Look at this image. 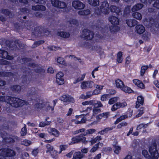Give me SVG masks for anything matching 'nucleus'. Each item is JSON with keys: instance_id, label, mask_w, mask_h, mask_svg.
I'll list each match as a JSON object with an SVG mask.
<instances>
[{"instance_id": "37998d69", "label": "nucleus", "mask_w": 159, "mask_h": 159, "mask_svg": "<svg viewBox=\"0 0 159 159\" xmlns=\"http://www.w3.org/2000/svg\"><path fill=\"white\" fill-rule=\"evenodd\" d=\"M59 154V151L58 152L53 149L52 151L51 152L50 155L53 158H56L58 155V154Z\"/></svg>"}, {"instance_id": "473e14b6", "label": "nucleus", "mask_w": 159, "mask_h": 159, "mask_svg": "<svg viewBox=\"0 0 159 159\" xmlns=\"http://www.w3.org/2000/svg\"><path fill=\"white\" fill-rule=\"evenodd\" d=\"M121 90L125 93H132L133 92V91L130 88L125 86V85Z\"/></svg>"}, {"instance_id": "e2e57ef3", "label": "nucleus", "mask_w": 159, "mask_h": 159, "mask_svg": "<svg viewBox=\"0 0 159 159\" xmlns=\"http://www.w3.org/2000/svg\"><path fill=\"white\" fill-rule=\"evenodd\" d=\"M23 144L25 146H27L31 144V142L27 140H25L23 141Z\"/></svg>"}, {"instance_id": "aec40b11", "label": "nucleus", "mask_w": 159, "mask_h": 159, "mask_svg": "<svg viewBox=\"0 0 159 159\" xmlns=\"http://www.w3.org/2000/svg\"><path fill=\"white\" fill-rule=\"evenodd\" d=\"M137 21L134 20L129 19L126 20V23L128 26L131 27L134 26L137 24Z\"/></svg>"}, {"instance_id": "1a4fd4ad", "label": "nucleus", "mask_w": 159, "mask_h": 159, "mask_svg": "<svg viewBox=\"0 0 159 159\" xmlns=\"http://www.w3.org/2000/svg\"><path fill=\"white\" fill-rule=\"evenodd\" d=\"M75 118V119H73L72 121H74L76 124L84 123L86 121V118L83 117V115L76 116Z\"/></svg>"}, {"instance_id": "5701e85b", "label": "nucleus", "mask_w": 159, "mask_h": 159, "mask_svg": "<svg viewBox=\"0 0 159 159\" xmlns=\"http://www.w3.org/2000/svg\"><path fill=\"white\" fill-rule=\"evenodd\" d=\"M109 115L110 113L109 112H105L97 116H96V118L97 120L101 119L102 118V117H104L105 118H107Z\"/></svg>"}, {"instance_id": "b1692460", "label": "nucleus", "mask_w": 159, "mask_h": 159, "mask_svg": "<svg viewBox=\"0 0 159 159\" xmlns=\"http://www.w3.org/2000/svg\"><path fill=\"white\" fill-rule=\"evenodd\" d=\"M32 9L35 10L44 11L45 10V7L42 5H37L32 7Z\"/></svg>"}, {"instance_id": "6ab92c4d", "label": "nucleus", "mask_w": 159, "mask_h": 159, "mask_svg": "<svg viewBox=\"0 0 159 159\" xmlns=\"http://www.w3.org/2000/svg\"><path fill=\"white\" fill-rule=\"evenodd\" d=\"M110 21L113 25H117L119 24L118 19L115 16H112L110 18Z\"/></svg>"}, {"instance_id": "39448f33", "label": "nucleus", "mask_w": 159, "mask_h": 159, "mask_svg": "<svg viewBox=\"0 0 159 159\" xmlns=\"http://www.w3.org/2000/svg\"><path fill=\"white\" fill-rule=\"evenodd\" d=\"M93 36V33L87 29L84 30L82 32V37L88 40L92 39Z\"/></svg>"}, {"instance_id": "de8ad7c7", "label": "nucleus", "mask_w": 159, "mask_h": 159, "mask_svg": "<svg viewBox=\"0 0 159 159\" xmlns=\"http://www.w3.org/2000/svg\"><path fill=\"white\" fill-rule=\"evenodd\" d=\"M101 139L100 136H97L95 139H92L90 141L91 145H92L95 143L98 142Z\"/></svg>"}, {"instance_id": "09e8293b", "label": "nucleus", "mask_w": 159, "mask_h": 159, "mask_svg": "<svg viewBox=\"0 0 159 159\" xmlns=\"http://www.w3.org/2000/svg\"><path fill=\"white\" fill-rule=\"evenodd\" d=\"M96 130L94 129H90L86 130V132L84 133V135L86 136L87 134H92L94 133Z\"/></svg>"}, {"instance_id": "49530a36", "label": "nucleus", "mask_w": 159, "mask_h": 159, "mask_svg": "<svg viewBox=\"0 0 159 159\" xmlns=\"http://www.w3.org/2000/svg\"><path fill=\"white\" fill-rule=\"evenodd\" d=\"M119 100V98L117 97L112 98H111L109 101V104H112L116 102Z\"/></svg>"}, {"instance_id": "a878e982", "label": "nucleus", "mask_w": 159, "mask_h": 159, "mask_svg": "<svg viewBox=\"0 0 159 159\" xmlns=\"http://www.w3.org/2000/svg\"><path fill=\"white\" fill-rule=\"evenodd\" d=\"M89 4L93 6H96L99 5V0H89Z\"/></svg>"}, {"instance_id": "7c9ffc66", "label": "nucleus", "mask_w": 159, "mask_h": 159, "mask_svg": "<svg viewBox=\"0 0 159 159\" xmlns=\"http://www.w3.org/2000/svg\"><path fill=\"white\" fill-rule=\"evenodd\" d=\"M123 55V53L120 52H119L117 54V61L119 63H121L123 61V59L122 57Z\"/></svg>"}, {"instance_id": "4c0bfd02", "label": "nucleus", "mask_w": 159, "mask_h": 159, "mask_svg": "<svg viewBox=\"0 0 159 159\" xmlns=\"http://www.w3.org/2000/svg\"><path fill=\"white\" fill-rule=\"evenodd\" d=\"M67 146L66 145L61 144L59 146V153H61L62 151H65L67 148Z\"/></svg>"}, {"instance_id": "20e7f679", "label": "nucleus", "mask_w": 159, "mask_h": 159, "mask_svg": "<svg viewBox=\"0 0 159 159\" xmlns=\"http://www.w3.org/2000/svg\"><path fill=\"white\" fill-rule=\"evenodd\" d=\"M108 6L109 5L107 2H103L101 6L100 10H96L95 12L98 15L101 14L100 12L101 11L104 14H107L109 12Z\"/></svg>"}, {"instance_id": "bf43d9fd", "label": "nucleus", "mask_w": 159, "mask_h": 159, "mask_svg": "<svg viewBox=\"0 0 159 159\" xmlns=\"http://www.w3.org/2000/svg\"><path fill=\"white\" fill-rule=\"evenodd\" d=\"M94 86L95 89H97L98 90H99L101 92V90H102L103 87V86L101 85H94Z\"/></svg>"}, {"instance_id": "ea45409f", "label": "nucleus", "mask_w": 159, "mask_h": 159, "mask_svg": "<svg viewBox=\"0 0 159 159\" xmlns=\"http://www.w3.org/2000/svg\"><path fill=\"white\" fill-rule=\"evenodd\" d=\"M84 134H82L80 135V142H82L83 143L86 144L88 142V141L86 140V138L85 137H84Z\"/></svg>"}, {"instance_id": "69168bd1", "label": "nucleus", "mask_w": 159, "mask_h": 159, "mask_svg": "<svg viewBox=\"0 0 159 159\" xmlns=\"http://www.w3.org/2000/svg\"><path fill=\"white\" fill-rule=\"evenodd\" d=\"M49 49L52 51H56L59 49L60 48L56 47L55 46H52L49 47Z\"/></svg>"}, {"instance_id": "f3484780", "label": "nucleus", "mask_w": 159, "mask_h": 159, "mask_svg": "<svg viewBox=\"0 0 159 159\" xmlns=\"http://www.w3.org/2000/svg\"><path fill=\"white\" fill-rule=\"evenodd\" d=\"M133 83L138 87L144 89V86L143 83L137 79H134L133 80Z\"/></svg>"}, {"instance_id": "c03bdc74", "label": "nucleus", "mask_w": 159, "mask_h": 159, "mask_svg": "<svg viewBox=\"0 0 159 159\" xmlns=\"http://www.w3.org/2000/svg\"><path fill=\"white\" fill-rule=\"evenodd\" d=\"M110 30L111 32H116L119 30V28L117 25H113V26L111 27Z\"/></svg>"}, {"instance_id": "9b49d317", "label": "nucleus", "mask_w": 159, "mask_h": 159, "mask_svg": "<svg viewBox=\"0 0 159 159\" xmlns=\"http://www.w3.org/2000/svg\"><path fill=\"white\" fill-rule=\"evenodd\" d=\"M51 2L52 5L55 7L64 8L66 6V4L64 2H60L57 0H52Z\"/></svg>"}, {"instance_id": "f8f14e48", "label": "nucleus", "mask_w": 159, "mask_h": 159, "mask_svg": "<svg viewBox=\"0 0 159 159\" xmlns=\"http://www.w3.org/2000/svg\"><path fill=\"white\" fill-rule=\"evenodd\" d=\"M145 31V27L142 25H139L135 27V31L138 34H141Z\"/></svg>"}, {"instance_id": "a211bd4d", "label": "nucleus", "mask_w": 159, "mask_h": 159, "mask_svg": "<svg viewBox=\"0 0 159 159\" xmlns=\"http://www.w3.org/2000/svg\"><path fill=\"white\" fill-rule=\"evenodd\" d=\"M144 98L141 96H139L137 97V101L136 102V107L137 108H138L140 104L143 105L144 102Z\"/></svg>"}, {"instance_id": "4be33fe9", "label": "nucleus", "mask_w": 159, "mask_h": 159, "mask_svg": "<svg viewBox=\"0 0 159 159\" xmlns=\"http://www.w3.org/2000/svg\"><path fill=\"white\" fill-rule=\"evenodd\" d=\"M71 142L69 143V145L75 143H78L80 142V135L76 136L75 137L71 139Z\"/></svg>"}, {"instance_id": "338daca9", "label": "nucleus", "mask_w": 159, "mask_h": 159, "mask_svg": "<svg viewBox=\"0 0 159 159\" xmlns=\"http://www.w3.org/2000/svg\"><path fill=\"white\" fill-rule=\"evenodd\" d=\"M153 6L157 8H159V1L158 0H156V2L153 4Z\"/></svg>"}, {"instance_id": "9d476101", "label": "nucleus", "mask_w": 159, "mask_h": 159, "mask_svg": "<svg viewBox=\"0 0 159 159\" xmlns=\"http://www.w3.org/2000/svg\"><path fill=\"white\" fill-rule=\"evenodd\" d=\"M72 4L73 7L77 9H83L85 7V5L79 1H74Z\"/></svg>"}, {"instance_id": "864d4df0", "label": "nucleus", "mask_w": 159, "mask_h": 159, "mask_svg": "<svg viewBox=\"0 0 159 159\" xmlns=\"http://www.w3.org/2000/svg\"><path fill=\"white\" fill-rule=\"evenodd\" d=\"M85 74H84L80 76L79 78H78L77 79V80L75 81H74V83H76L77 82H80L82 80H83L85 78Z\"/></svg>"}, {"instance_id": "2f4dec72", "label": "nucleus", "mask_w": 159, "mask_h": 159, "mask_svg": "<svg viewBox=\"0 0 159 159\" xmlns=\"http://www.w3.org/2000/svg\"><path fill=\"white\" fill-rule=\"evenodd\" d=\"M143 6L142 4H138L134 6L132 8V10L133 11H135L139 10L142 8Z\"/></svg>"}, {"instance_id": "dca6fc26", "label": "nucleus", "mask_w": 159, "mask_h": 159, "mask_svg": "<svg viewBox=\"0 0 159 159\" xmlns=\"http://www.w3.org/2000/svg\"><path fill=\"white\" fill-rule=\"evenodd\" d=\"M116 86L118 89H121L124 86V84L123 82L120 79H117L115 81Z\"/></svg>"}, {"instance_id": "f704fd0d", "label": "nucleus", "mask_w": 159, "mask_h": 159, "mask_svg": "<svg viewBox=\"0 0 159 159\" xmlns=\"http://www.w3.org/2000/svg\"><path fill=\"white\" fill-rule=\"evenodd\" d=\"M148 66H143L141 67V70L140 71V75L142 76H143L146 70L148 69Z\"/></svg>"}, {"instance_id": "cd10ccee", "label": "nucleus", "mask_w": 159, "mask_h": 159, "mask_svg": "<svg viewBox=\"0 0 159 159\" xmlns=\"http://www.w3.org/2000/svg\"><path fill=\"white\" fill-rule=\"evenodd\" d=\"M99 145L102 146L103 145V144L99 143L95 144L90 150V152H95L98 149Z\"/></svg>"}, {"instance_id": "8fccbe9b", "label": "nucleus", "mask_w": 159, "mask_h": 159, "mask_svg": "<svg viewBox=\"0 0 159 159\" xmlns=\"http://www.w3.org/2000/svg\"><path fill=\"white\" fill-rule=\"evenodd\" d=\"M50 124V122L48 121H46L45 122H42L40 123L39 126L40 127H44L46 125H49Z\"/></svg>"}, {"instance_id": "c85d7f7f", "label": "nucleus", "mask_w": 159, "mask_h": 159, "mask_svg": "<svg viewBox=\"0 0 159 159\" xmlns=\"http://www.w3.org/2000/svg\"><path fill=\"white\" fill-rule=\"evenodd\" d=\"M58 35L64 38H68L69 36V34L67 32H66L64 31H62L59 32L58 33Z\"/></svg>"}, {"instance_id": "603ef678", "label": "nucleus", "mask_w": 159, "mask_h": 159, "mask_svg": "<svg viewBox=\"0 0 159 159\" xmlns=\"http://www.w3.org/2000/svg\"><path fill=\"white\" fill-rule=\"evenodd\" d=\"M147 126L148 125L147 124H140L137 127V130H139L141 129H143V130L144 131V129L147 127Z\"/></svg>"}, {"instance_id": "2eb2a0df", "label": "nucleus", "mask_w": 159, "mask_h": 159, "mask_svg": "<svg viewBox=\"0 0 159 159\" xmlns=\"http://www.w3.org/2000/svg\"><path fill=\"white\" fill-rule=\"evenodd\" d=\"M2 56V57L8 60L12 59V57L8 55L7 52L5 51L0 50V57Z\"/></svg>"}, {"instance_id": "79ce46f5", "label": "nucleus", "mask_w": 159, "mask_h": 159, "mask_svg": "<svg viewBox=\"0 0 159 159\" xmlns=\"http://www.w3.org/2000/svg\"><path fill=\"white\" fill-rule=\"evenodd\" d=\"M110 10L111 12H115L117 14H118L120 11L119 8H117L115 6H111L110 7Z\"/></svg>"}, {"instance_id": "5fc2aeb1", "label": "nucleus", "mask_w": 159, "mask_h": 159, "mask_svg": "<svg viewBox=\"0 0 159 159\" xmlns=\"http://www.w3.org/2000/svg\"><path fill=\"white\" fill-rule=\"evenodd\" d=\"M109 98V96L108 94H104L102 95L101 97V100L102 101H105Z\"/></svg>"}, {"instance_id": "f03ea898", "label": "nucleus", "mask_w": 159, "mask_h": 159, "mask_svg": "<svg viewBox=\"0 0 159 159\" xmlns=\"http://www.w3.org/2000/svg\"><path fill=\"white\" fill-rule=\"evenodd\" d=\"M149 151L151 155L150 156L148 154V151L145 150H143L142 151L143 155L148 159H158L159 157V154L157 151L156 150V147L153 146V148H149Z\"/></svg>"}, {"instance_id": "c756f323", "label": "nucleus", "mask_w": 159, "mask_h": 159, "mask_svg": "<svg viewBox=\"0 0 159 159\" xmlns=\"http://www.w3.org/2000/svg\"><path fill=\"white\" fill-rule=\"evenodd\" d=\"M115 128V126H113L111 127L107 128L105 129L102 130L101 131L99 132V133L101 134H103L106 133H107L108 131L112 130L113 129Z\"/></svg>"}, {"instance_id": "3c124183", "label": "nucleus", "mask_w": 159, "mask_h": 159, "mask_svg": "<svg viewBox=\"0 0 159 159\" xmlns=\"http://www.w3.org/2000/svg\"><path fill=\"white\" fill-rule=\"evenodd\" d=\"M69 95H63L61 98V100L64 102H68Z\"/></svg>"}, {"instance_id": "7ed1b4c3", "label": "nucleus", "mask_w": 159, "mask_h": 159, "mask_svg": "<svg viewBox=\"0 0 159 159\" xmlns=\"http://www.w3.org/2000/svg\"><path fill=\"white\" fill-rule=\"evenodd\" d=\"M92 109L91 108H88L87 110L84 111L85 113L83 114V115H85L86 119L87 118L88 120H91V119L93 118V116L100 112V109L96 108H94L93 111L92 116H91V118H90L89 117H88V116H89V114L91 112Z\"/></svg>"}, {"instance_id": "393cba45", "label": "nucleus", "mask_w": 159, "mask_h": 159, "mask_svg": "<svg viewBox=\"0 0 159 159\" xmlns=\"http://www.w3.org/2000/svg\"><path fill=\"white\" fill-rule=\"evenodd\" d=\"M57 62L58 63L62 65V67H64L66 66V63L65 60L62 57H59L57 59Z\"/></svg>"}, {"instance_id": "6e6d98bb", "label": "nucleus", "mask_w": 159, "mask_h": 159, "mask_svg": "<svg viewBox=\"0 0 159 159\" xmlns=\"http://www.w3.org/2000/svg\"><path fill=\"white\" fill-rule=\"evenodd\" d=\"M26 134V128L25 126L23 127L21 130V135L24 136Z\"/></svg>"}, {"instance_id": "e433bc0d", "label": "nucleus", "mask_w": 159, "mask_h": 159, "mask_svg": "<svg viewBox=\"0 0 159 159\" xmlns=\"http://www.w3.org/2000/svg\"><path fill=\"white\" fill-rule=\"evenodd\" d=\"M44 107L48 111H52L54 109V106H51L49 103H46L44 105Z\"/></svg>"}, {"instance_id": "4d7b16f0", "label": "nucleus", "mask_w": 159, "mask_h": 159, "mask_svg": "<svg viewBox=\"0 0 159 159\" xmlns=\"http://www.w3.org/2000/svg\"><path fill=\"white\" fill-rule=\"evenodd\" d=\"M127 124V123L125 122H121L117 125V128L118 129H120L122 127L126 126Z\"/></svg>"}, {"instance_id": "13d9d810", "label": "nucleus", "mask_w": 159, "mask_h": 159, "mask_svg": "<svg viewBox=\"0 0 159 159\" xmlns=\"http://www.w3.org/2000/svg\"><path fill=\"white\" fill-rule=\"evenodd\" d=\"M39 135L40 137L44 139L47 138L48 136V134L42 133H40L39 134Z\"/></svg>"}, {"instance_id": "bb28decb", "label": "nucleus", "mask_w": 159, "mask_h": 159, "mask_svg": "<svg viewBox=\"0 0 159 159\" xmlns=\"http://www.w3.org/2000/svg\"><path fill=\"white\" fill-rule=\"evenodd\" d=\"M128 117L127 115H124L121 116L120 117L118 118L116 121L115 122V125L117 124L119 122L121 121L122 120H123L126 118H127Z\"/></svg>"}, {"instance_id": "412c9836", "label": "nucleus", "mask_w": 159, "mask_h": 159, "mask_svg": "<svg viewBox=\"0 0 159 159\" xmlns=\"http://www.w3.org/2000/svg\"><path fill=\"white\" fill-rule=\"evenodd\" d=\"M83 157V155L80 152H76L74 154L72 159H81Z\"/></svg>"}, {"instance_id": "f257e3e1", "label": "nucleus", "mask_w": 159, "mask_h": 159, "mask_svg": "<svg viewBox=\"0 0 159 159\" xmlns=\"http://www.w3.org/2000/svg\"><path fill=\"white\" fill-rule=\"evenodd\" d=\"M0 101H5L9 103L13 107H17L22 106L24 104V101L18 98H10L9 96H1L0 97Z\"/></svg>"}, {"instance_id": "58836bf2", "label": "nucleus", "mask_w": 159, "mask_h": 159, "mask_svg": "<svg viewBox=\"0 0 159 159\" xmlns=\"http://www.w3.org/2000/svg\"><path fill=\"white\" fill-rule=\"evenodd\" d=\"M90 13V11L89 10L81 11L79 12L78 14L80 15H87Z\"/></svg>"}, {"instance_id": "a18cd8bd", "label": "nucleus", "mask_w": 159, "mask_h": 159, "mask_svg": "<svg viewBox=\"0 0 159 159\" xmlns=\"http://www.w3.org/2000/svg\"><path fill=\"white\" fill-rule=\"evenodd\" d=\"M144 108L143 107H141L139 110L138 112L136 115V117H138L141 116L144 113Z\"/></svg>"}, {"instance_id": "0e129e2a", "label": "nucleus", "mask_w": 159, "mask_h": 159, "mask_svg": "<svg viewBox=\"0 0 159 159\" xmlns=\"http://www.w3.org/2000/svg\"><path fill=\"white\" fill-rule=\"evenodd\" d=\"M94 106L96 107H102V105L100 102H97L94 103Z\"/></svg>"}, {"instance_id": "680f3d73", "label": "nucleus", "mask_w": 159, "mask_h": 159, "mask_svg": "<svg viewBox=\"0 0 159 159\" xmlns=\"http://www.w3.org/2000/svg\"><path fill=\"white\" fill-rule=\"evenodd\" d=\"M68 57H69V58L70 59H74L75 60L79 62H81V60L80 59H79V58H77L76 57H74V56L70 55V56H69Z\"/></svg>"}, {"instance_id": "c9c22d12", "label": "nucleus", "mask_w": 159, "mask_h": 159, "mask_svg": "<svg viewBox=\"0 0 159 159\" xmlns=\"http://www.w3.org/2000/svg\"><path fill=\"white\" fill-rule=\"evenodd\" d=\"M114 147V152L116 154H118L121 150V147L117 145H113Z\"/></svg>"}, {"instance_id": "0eeeda50", "label": "nucleus", "mask_w": 159, "mask_h": 159, "mask_svg": "<svg viewBox=\"0 0 159 159\" xmlns=\"http://www.w3.org/2000/svg\"><path fill=\"white\" fill-rule=\"evenodd\" d=\"M126 102L125 101L117 102L113 105L111 108V110L112 111H114L118 109L123 107L126 106Z\"/></svg>"}, {"instance_id": "72a5a7b5", "label": "nucleus", "mask_w": 159, "mask_h": 159, "mask_svg": "<svg viewBox=\"0 0 159 159\" xmlns=\"http://www.w3.org/2000/svg\"><path fill=\"white\" fill-rule=\"evenodd\" d=\"M46 152L48 154H51V152L53 149V148L50 144H47L46 146Z\"/></svg>"}, {"instance_id": "774afa93", "label": "nucleus", "mask_w": 159, "mask_h": 159, "mask_svg": "<svg viewBox=\"0 0 159 159\" xmlns=\"http://www.w3.org/2000/svg\"><path fill=\"white\" fill-rule=\"evenodd\" d=\"M154 84L157 87L159 88V81L157 80H155L154 81Z\"/></svg>"}, {"instance_id": "ddd939ff", "label": "nucleus", "mask_w": 159, "mask_h": 159, "mask_svg": "<svg viewBox=\"0 0 159 159\" xmlns=\"http://www.w3.org/2000/svg\"><path fill=\"white\" fill-rule=\"evenodd\" d=\"M1 155L5 157H11L15 155V152L14 151L11 149H8L7 151H4L3 152Z\"/></svg>"}, {"instance_id": "052dcab7", "label": "nucleus", "mask_w": 159, "mask_h": 159, "mask_svg": "<svg viewBox=\"0 0 159 159\" xmlns=\"http://www.w3.org/2000/svg\"><path fill=\"white\" fill-rule=\"evenodd\" d=\"M85 129L84 128L80 129L79 130L75 131L74 133V134H76L80 132H84L85 131Z\"/></svg>"}, {"instance_id": "4468645a", "label": "nucleus", "mask_w": 159, "mask_h": 159, "mask_svg": "<svg viewBox=\"0 0 159 159\" xmlns=\"http://www.w3.org/2000/svg\"><path fill=\"white\" fill-rule=\"evenodd\" d=\"M47 130L49 133L55 137H58L59 135V132L55 128H49Z\"/></svg>"}, {"instance_id": "a19ab883", "label": "nucleus", "mask_w": 159, "mask_h": 159, "mask_svg": "<svg viewBox=\"0 0 159 159\" xmlns=\"http://www.w3.org/2000/svg\"><path fill=\"white\" fill-rule=\"evenodd\" d=\"M133 17L138 20H140L142 18V16L141 14L138 12H135L133 14Z\"/></svg>"}, {"instance_id": "423d86ee", "label": "nucleus", "mask_w": 159, "mask_h": 159, "mask_svg": "<svg viewBox=\"0 0 159 159\" xmlns=\"http://www.w3.org/2000/svg\"><path fill=\"white\" fill-rule=\"evenodd\" d=\"M64 75L63 73L61 72L57 74L56 76V81L59 85H62L64 84Z\"/></svg>"}, {"instance_id": "6e6552de", "label": "nucleus", "mask_w": 159, "mask_h": 159, "mask_svg": "<svg viewBox=\"0 0 159 159\" xmlns=\"http://www.w3.org/2000/svg\"><path fill=\"white\" fill-rule=\"evenodd\" d=\"M94 85V83L93 81H84L82 82L80 87L82 89H85L92 88Z\"/></svg>"}]
</instances>
